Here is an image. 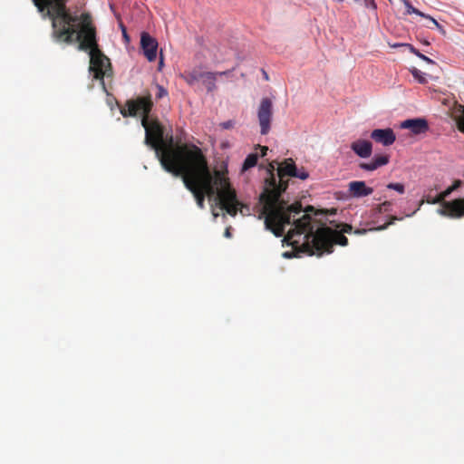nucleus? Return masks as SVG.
I'll list each match as a JSON object with an SVG mask.
<instances>
[{"mask_svg": "<svg viewBox=\"0 0 464 464\" xmlns=\"http://www.w3.org/2000/svg\"><path fill=\"white\" fill-rule=\"evenodd\" d=\"M66 1L33 0L38 11L46 12L52 19L53 36L57 41L67 44L77 41L79 50L89 53L90 71L96 80L103 82L105 76L112 74V68L110 59L99 48L92 16L88 13L82 14L80 18L72 16L66 10Z\"/></svg>", "mask_w": 464, "mask_h": 464, "instance_id": "1", "label": "nucleus"}, {"mask_svg": "<svg viewBox=\"0 0 464 464\" xmlns=\"http://www.w3.org/2000/svg\"><path fill=\"white\" fill-rule=\"evenodd\" d=\"M186 156L188 161L179 167L171 165L169 173L181 177L184 186L193 194L198 208H204L205 198L208 197L210 200H215L228 215L235 217L237 207L241 204L226 173L218 169L211 171L202 151Z\"/></svg>", "mask_w": 464, "mask_h": 464, "instance_id": "2", "label": "nucleus"}, {"mask_svg": "<svg viewBox=\"0 0 464 464\" xmlns=\"http://www.w3.org/2000/svg\"><path fill=\"white\" fill-rule=\"evenodd\" d=\"M276 162L269 164L268 177L265 179L263 192L259 196V219H265V226L276 237H280L285 233V225L291 224L304 213L300 202L288 205L281 198L288 187L287 177L296 175V165L292 159H286L277 168V178L275 170Z\"/></svg>", "mask_w": 464, "mask_h": 464, "instance_id": "3", "label": "nucleus"}, {"mask_svg": "<svg viewBox=\"0 0 464 464\" xmlns=\"http://www.w3.org/2000/svg\"><path fill=\"white\" fill-rule=\"evenodd\" d=\"M153 108L151 95L128 100L126 107L121 109L123 117H135L141 115V125L145 129V143L156 152L163 169L169 172L170 166L179 167L188 161L187 154L200 153V148L194 144L185 143L174 146L172 134H164V127L158 121L150 117Z\"/></svg>", "mask_w": 464, "mask_h": 464, "instance_id": "4", "label": "nucleus"}, {"mask_svg": "<svg viewBox=\"0 0 464 464\" xmlns=\"http://www.w3.org/2000/svg\"><path fill=\"white\" fill-rule=\"evenodd\" d=\"M311 211H314V207L308 206L304 213L291 223L294 227L289 229L285 240L293 248L300 249L309 256H321L324 253L331 254L334 245H348V238L342 232L321 224L311 217Z\"/></svg>", "mask_w": 464, "mask_h": 464, "instance_id": "5", "label": "nucleus"}, {"mask_svg": "<svg viewBox=\"0 0 464 464\" xmlns=\"http://www.w3.org/2000/svg\"><path fill=\"white\" fill-rule=\"evenodd\" d=\"M459 130L464 132V120L459 123ZM454 189L450 186L447 189L438 194L435 198L426 196V202L429 204L441 203L442 208L439 209L441 216L450 217L452 218H459L464 216V198L454 199L452 201H445Z\"/></svg>", "mask_w": 464, "mask_h": 464, "instance_id": "6", "label": "nucleus"}, {"mask_svg": "<svg viewBox=\"0 0 464 464\" xmlns=\"http://www.w3.org/2000/svg\"><path fill=\"white\" fill-rule=\"evenodd\" d=\"M180 77L190 86L201 82L208 92H213L217 90V73L214 72L202 71L201 68H193L185 71Z\"/></svg>", "mask_w": 464, "mask_h": 464, "instance_id": "7", "label": "nucleus"}, {"mask_svg": "<svg viewBox=\"0 0 464 464\" xmlns=\"http://www.w3.org/2000/svg\"><path fill=\"white\" fill-rule=\"evenodd\" d=\"M257 118L260 125V132L266 135L271 128L273 118V102L270 98H263L257 110Z\"/></svg>", "mask_w": 464, "mask_h": 464, "instance_id": "8", "label": "nucleus"}, {"mask_svg": "<svg viewBox=\"0 0 464 464\" xmlns=\"http://www.w3.org/2000/svg\"><path fill=\"white\" fill-rule=\"evenodd\" d=\"M140 47L148 61L153 62L156 59L158 42L146 32L140 35Z\"/></svg>", "mask_w": 464, "mask_h": 464, "instance_id": "9", "label": "nucleus"}, {"mask_svg": "<svg viewBox=\"0 0 464 464\" xmlns=\"http://www.w3.org/2000/svg\"><path fill=\"white\" fill-rule=\"evenodd\" d=\"M373 188L368 187L365 181L353 180L348 183V193L354 198H364L372 194Z\"/></svg>", "mask_w": 464, "mask_h": 464, "instance_id": "10", "label": "nucleus"}, {"mask_svg": "<svg viewBox=\"0 0 464 464\" xmlns=\"http://www.w3.org/2000/svg\"><path fill=\"white\" fill-rule=\"evenodd\" d=\"M371 138L383 146H391L396 140L395 133L391 128L375 129L371 132Z\"/></svg>", "mask_w": 464, "mask_h": 464, "instance_id": "11", "label": "nucleus"}, {"mask_svg": "<svg viewBox=\"0 0 464 464\" xmlns=\"http://www.w3.org/2000/svg\"><path fill=\"white\" fill-rule=\"evenodd\" d=\"M401 129H408L413 134L425 133L429 130L428 121L422 118L409 119L401 123Z\"/></svg>", "mask_w": 464, "mask_h": 464, "instance_id": "12", "label": "nucleus"}, {"mask_svg": "<svg viewBox=\"0 0 464 464\" xmlns=\"http://www.w3.org/2000/svg\"><path fill=\"white\" fill-rule=\"evenodd\" d=\"M351 149L359 157L366 159L372 155V144L366 140H357L351 144Z\"/></svg>", "mask_w": 464, "mask_h": 464, "instance_id": "13", "label": "nucleus"}, {"mask_svg": "<svg viewBox=\"0 0 464 464\" xmlns=\"http://www.w3.org/2000/svg\"><path fill=\"white\" fill-rule=\"evenodd\" d=\"M390 157L386 154L376 155L370 162H361L359 168L366 171H373L389 163Z\"/></svg>", "mask_w": 464, "mask_h": 464, "instance_id": "14", "label": "nucleus"}, {"mask_svg": "<svg viewBox=\"0 0 464 464\" xmlns=\"http://www.w3.org/2000/svg\"><path fill=\"white\" fill-rule=\"evenodd\" d=\"M394 47L396 46H405L409 49V51L415 54L416 56H418L419 58H420L421 60H423L424 62L428 63H435V62L433 60H431L430 58L427 57L426 55L422 54L421 53H420V51L418 49H416L413 45L410 44H395L393 45Z\"/></svg>", "mask_w": 464, "mask_h": 464, "instance_id": "15", "label": "nucleus"}, {"mask_svg": "<svg viewBox=\"0 0 464 464\" xmlns=\"http://www.w3.org/2000/svg\"><path fill=\"white\" fill-rule=\"evenodd\" d=\"M257 160H258V156L256 153H251V154L247 155V157L246 158V160L243 163L242 169L247 170L248 169L256 166L257 163Z\"/></svg>", "mask_w": 464, "mask_h": 464, "instance_id": "16", "label": "nucleus"}, {"mask_svg": "<svg viewBox=\"0 0 464 464\" xmlns=\"http://www.w3.org/2000/svg\"><path fill=\"white\" fill-rule=\"evenodd\" d=\"M392 202L389 200H385L382 204L378 205L376 208L377 213H385L392 210Z\"/></svg>", "mask_w": 464, "mask_h": 464, "instance_id": "17", "label": "nucleus"}, {"mask_svg": "<svg viewBox=\"0 0 464 464\" xmlns=\"http://www.w3.org/2000/svg\"><path fill=\"white\" fill-rule=\"evenodd\" d=\"M411 72L412 76L414 77V79L417 80L420 83L424 84V83L427 82V80H426V78L424 76V73H422L417 68L411 69Z\"/></svg>", "mask_w": 464, "mask_h": 464, "instance_id": "18", "label": "nucleus"}, {"mask_svg": "<svg viewBox=\"0 0 464 464\" xmlns=\"http://www.w3.org/2000/svg\"><path fill=\"white\" fill-rule=\"evenodd\" d=\"M388 189H392L397 191L399 194H404L405 186L402 183H389L386 185Z\"/></svg>", "mask_w": 464, "mask_h": 464, "instance_id": "19", "label": "nucleus"}, {"mask_svg": "<svg viewBox=\"0 0 464 464\" xmlns=\"http://www.w3.org/2000/svg\"><path fill=\"white\" fill-rule=\"evenodd\" d=\"M296 175L294 178H298L302 180H305L309 177V173L304 169V168L297 169L295 170Z\"/></svg>", "mask_w": 464, "mask_h": 464, "instance_id": "20", "label": "nucleus"}, {"mask_svg": "<svg viewBox=\"0 0 464 464\" xmlns=\"http://www.w3.org/2000/svg\"><path fill=\"white\" fill-rule=\"evenodd\" d=\"M405 5L407 7V14H416L420 16H425L423 13L413 7L409 2L405 1Z\"/></svg>", "mask_w": 464, "mask_h": 464, "instance_id": "21", "label": "nucleus"}, {"mask_svg": "<svg viewBox=\"0 0 464 464\" xmlns=\"http://www.w3.org/2000/svg\"><path fill=\"white\" fill-rule=\"evenodd\" d=\"M157 88V93H156V99H161L168 95V91L161 85L156 84Z\"/></svg>", "mask_w": 464, "mask_h": 464, "instance_id": "22", "label": "nucleus"}, {"mask_svg": "<svg viewBox=\"0 0 464 464\" xmlns=\"http://www.w3.org/2000/svg\"><path fill=\"white\" fill-rule=\"evenodd\" d=\"M402 218H398L397 217L395 216H392L390 218V221L374 228V230H384L386 228H388L389 226L392 225L394 223L395 220H401Z\"/></svg>", "mask_w": 464, "mask_h": 464, "instance_id": "23", "label": "nucleus"}, {"mask_svg": "<svg viewBox=\"0 0 464 464\" xmlns=\"http://www.w3.org/2000/svg\"><path fill=\"white\" fill-rule=\"evenodd\" d=\"M220 126L222 127V129H225V130L232 129L235 126V121L229 120V121L222 122L220 124Z\"/></svg>", "mask_w": 464, "mask_h": 464, "instance_id": "24", "label": "nucleus"}, {"mask_svg": "<svg viewBox=\"0 0 464 464\" xmlns=\"http://www.w3.org/2000/svg\"><path fill=\"white\" fill-rule=\"evenodd\" d=\"M233 71H234V69H232V70H227V71H223V72H214V73H217V78H218V76H220V77H221V76H227V77H228V76H230V75L232 74V72H233Z\"/></svg>", "mask_w": 464, "mask_h": 464, "instance_id": "25", "label": "nucleus"}, {"mask_svg": "<svg viewBox=\"0 0 464 464\" xmlns=\"http://www.w3.org/2000/svg\"><path fill=\"white\" fill-rule=\"evenodd\" d=\"M353 231V227L349 224H343L342 226V228H341V231L343 234V233H351Z\"/></svg>", "mask_w": 464, "mask_h": 464, "instance_id": "26", "label": "nucleus"}, {"mask_svg": "<svg viewBox=\"0 0 464 464\" xmlns=\"http://www.w3.org/2000/svg\"><path fill=\"white\" fill-rule=\"evenodd\" d=\"M241 205H239L237 207V211L240 210L241 214L243 215H246L245 212H248L249 211V208L248 206L246 205H244L243 203H241L240 201H238Z\"/></svg>", "mask_w": 464, "mask_h": 464, "instance_id": "27", "label": "nucleus"}, {"mask_svg": "<svg viewBox=\"0 0 464 464\" xmlns=\"http://www.w3.org/2000/svg\"><path fill=\"white\" fill-rule=\"evenodd\" d=\"M257 148L260 149L262 157L266 155V151L268 150V148L266 146L257 145Z\"/></svg>", "mask_w": 464, "mask_h": 464, "instance_id": "28", "label": "nucleus"}, {"mask_svg": "<svg viewBox=\"0 0 464 464\" xmlns=\"http://www.w3.org/2000/svg\"><path fill=\"white\" fill-rule=\"evenodd\" d=\"M461 184H462V181H461V180H459V179H457V180H455V181L453 182V184L451 185V187H452V188H453L454 190H456V189H458V188L461 186Z\"/></svg>", "mask_w": 464, "mask_h": 464, "instance_id": "29", "label": "nucleus"}, {"mask_svg": "<svg viewBox=\"0 0 464 464\" xmlns=\"http://www.w3.org/2000/svg\"><path fill=\"white\" fill-rule=\"evenodd\" d=\"M424 17L427 18V19H430L437 28H440V24L434 18H432L431 16L425 14Z\"/></svg>", "mask_w": 464, "mask_h": 464, "instance_id": "30", "label": "nucleus"}, {"mask_svg": "<svg viewBox=\"0 0 464 464\" xmlns=\"http://www.w3.org/2000/svg\"><path fill=\"white\" fill-rule=\"evenodd\" d=\"M225 237H231V232H230V228L229 227H227L225 230Z\"/></svg>", "mask_w": 464, "mask_h": 464, "instance_id": "31", "label": "nucleus"}, {"mask_svg": "<svg viewBox=\"0 0 464 464\" xmlns=\"http://www.w3.org/2000/svg\"><path fill=\"white\" fill-rule=\"evenodd\" d=\"M365 232H366L365 229H362V230L357 229V230L354 231L355 234H364Z\"/></svg>", "mask_w": 464, "mask_h": 464, "instance_id": "32", "label": "nucleus"}, {"mask_svg": "<svg viewBox=\"0 0 464 464\" xmlns=\"http://www.w3.org/2000/svg\"><path fill=\"white\" fill-rule=\"evenodd\" d=\"M262 72H263V75H264L265 80L268 81L269 77H268V74L266 73V72L264 71V70Z\"/></svg>", "mask_w": 464, "mask_h": 464, "instance_id": "33", "label": "nucleus"}, {"mask_svg": "<svg viewBox=\"0 0 464 464\" xmlns=\"http://www.w3.org/2000/svg\"><path fill=\"white\" fill-rule=\"evenodd\" d=\"M122 33H123V36L128 39V35H127V33H126V29L124 26H122Z\"/></svg>", "mask_w": 464, "mask_h": 464, "instance_id": "34", "label": "nucleus"}, {"mask_svg": "<svg viewBox=\"0 0 464 464\" xmlns=\"http://www.w3.org/2000/svg\"><path fill=\"white\" fill-rule=\"evenodd\" d=\"M438 29H439V31H440L442 34H446V32H445L444 28H443L441 25H440V28H438Z\"/></svg>", "mask_w": 464, "mask_h": 464, "instance_id": "35", "label": "nucleus"}]
</instances>
